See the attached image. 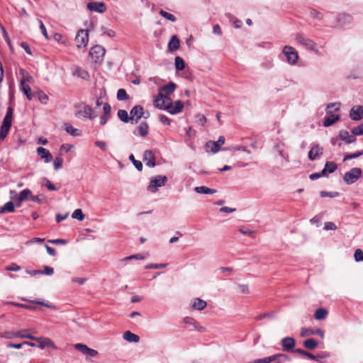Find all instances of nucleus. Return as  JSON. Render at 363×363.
Returning <instances> with one entry per match:
<instances>
[{
  "label": "nucleus",
  "mask_w": 363,
  "mask_h": 363,
  "mask_svg": "<svg viewBox=\"0 0 363 363\" xmlns=\"http://www.w3.org/2000/svg\"><path fill=\"white\" fill-rule=\"evenodd\" d=\"M74 116L82 120L89 119L94 120L96 117L95 111L88 104L81 102L74 106Z\"/></svg>",
  "instance_id": "f257e3e1"
},
{
  "label": "nucleus",
  "mask_w": 363,
  "mask_h": 363,
  "mask_svg": "<svg viewBox=\"0 0 363 363\" xmlns=\"http://www.w3.org/2000/svg\"><path fill=\"white\" fill-rule=\"evenodd\" d=\"M167 182V177L166 176L157 175L152 177L150 181V184L147 187V189L152 192L155 193L159 187L164 186Z\"/></svg>",
  "instance_id": "f03ea898"
},
{
  "label": "nucleus",
  "mask_w": 363,
  "mask_h": 363,
  "mask_svg": "<svg viewBox=\"0 0 363 363\" xmlns=\"http://www.w3.org/2000/svg\"><path fill=\"white\" fill-rule=\"evenodd\" d=\"M362 170L359 167H353L348 172H346L343 177V180L347 184L355 183L362 176Z\"/></svg>",
  "instance_id": "7ed1b4c3"
},
{
  "label": "nucleus",
  "mask_w": 363,
  "mask_h": 363,
  "mask_svg": "<svg viewBox=\"0 0 363 363\" xmlns=\"http://www.w3.org/2000/svg\"><path fill=\"white\" fill-rule=\"evenodd\" d=\"M282 53L285 55L286 62L291 65H295L299 58L298 52L290 45H285L282 49Z\"/></svg>",
  "instance_id": "20e7f679"
},
{
  "label": "nucleus",
  "mask_w": 363,
  "mask_h": 363,
  "mask_svg": "<svg viewBox=\"0 0 363 363\" xmlns=\"http://www.w3.org/2000/svg\"><path fill=\"white\" fill-rule=\"evenodd\" d=\"M89 42V30L82 29L77 32L74 43L78 49L85 48Z\"/></svg>",
  "instance_id": "39448f33"
},
{
  "label": "nucleus",
  "mask_w": 363,
  "mask_h": 363,
  "mask_svg": "<svg viewBox=\"0 0 363 363\" xmlns=\"http://www.w3.org/2000/svg\"><path fill=\"white\" fill-rule=\"evenodd\" d=\"M295 40L298 44L305 47L306 49L311 50L317 54L318 53V50L317 49V45L312 40L305 38L304 36H303L301 34H299V33L296 34Z\"/></svg>",
  "instance_id": "423d86ee"
},
{
  "label": "nucleus",
  "mask_w": 363,
  "mask_h": 363,
  "mask_svg": "<svg viewBox=\"0 0 363 363\" xmlns=\"http://www.w3.org/2000/svg\"><path fill=\"white\" fill-rule=\"evenodd\" d=\"M170 101L169 96H166L164 93L159 92L154 100V105L159 109L167 111Z\"/></svg>",
  "instance_id": "0eeeda50"
},
{
  "label": "nucleus",
  "mask_w": 363,
  "mask_h": 363,
  "mask_svg": "<svg viewBox=\"0 0 363 363\" xmlns=\"http://www.w3.org/2000/svg\"><path fill=\"white\" fill-rule=\"evenodd\" d=\"M224 136H220L217 141L209 140L205 145L207 152L217 153L220 150V147L225 143Z\"/></svg>",
  "instance_id": "6e6552de"
},
{
  "label": "nucleus",
  "mask_w": 363,
  "mask_h": 363,
  "mask_svg": "<svg viewBox=\"0 0 363 363\" xmlns=\"http://www.w3.org/2000/svg\"><path fill=\"white\" fill-rule=\"evenodd\" d=\"M106 50L104 47L101 45H95L92 47L89 51V55L92 60L97 63L103 60Z\"/></svg>",
  "instance_id": "1a4fd4ad"
},
{
  "label": "nucleus",
  "mask_w": 363,
  "mask_h": 363,
  "mask_svg": "<svg viewBox=\"0 0 363 363\" xmlns=\"http://www.w3.org/2000/svg\"><path fill=\"white\" fill-rule=\"evenodd\" d=\"M2 337L13 339L15 337L34 339V336L28 333V330H23L17 332H6L1 335Z\"/></svg>",
  "instance_id": "9d476101"
},
{
  "label": "nucleus",
  "mask_w": 363,
  "mask_h": 363,
  "mask_svg": "<svg viewBox=\"0 0 363 363\" xmlns=\"http://www.w3.org/2000/svg\"><path fill=\"white\" fill-rule=\"evenodd\" d=\"M11 198L12 199H15L18 203V206H21V203L24 201L30 200V197L31 196V191L28 189H23L21 191L18 196H17L16 192L15 191H10Z\"/></svg>",
  "instance_id": "9b49d317"
},
{
  "label": "nucleus",
  "mask_w": 363,
  "mask_h": 363,
  "mask_svg": "<svg viewBox=\"0 0 363 363\" xmlns=\"http://www.w3.org/2000/svg\"><path fill=\"white\" fill-rule=\"evenodd\" d=\"M74 347L82 354L86 355L87 357H94L98 354V352L96 350L89 348L86 345L82 343L76 344Z\"/></svg>",
  "instance_id": "f8f14e48"
},
{
  "label": "nucleus",
  "mask_w": 363,
  "mask_h": 363,
  "mask_svg": "<svg viewBox=\"0 0 363 363\" xmlns=\"http://www.w3.org/2000/svg\"><path fill=\"white\" fill-rule=\"evenodd\" d=\"M74 347L82 354L86 355L87 357H94L98 354V352L96 350L89 348L86 345L82 343L76 344Z\"/></svg>",
  "instance_id": "ddd939ff"
},
{
  "label": "nucleus",
  "mask_w": 363,
  "mask_h": 363,
  "mask_svg": "<svg viewBox=\"0 0 363 363\" xmlns=\"http://www.w3.org/2000/svg\"><path fill=\"white\" fill-rule=\"evenodd\" d=\"M143 108L141 106H135L130 112V123H136L143 115Z\"/></svg>",
  "instance_id": "4468645a"
},
{
  "label": "nucleus",
  "mask_w": 363,
  "mask_h": 363,
  "mask_svg": "<svg viewBox=\"0 0 363 363\" xmlns=\"http://www.w3.org/2000/svg\"><path fill=\"white\" fill-rule=\"evenodd\" d=\"M87 9L91 11L103 13L106 11V6L104 2L91 1L87 4Z\"/></svg>",
  "instance_id": "2eb2a0df"
},
{
  "label": "nucleus",
  "mask_w": 363,
  "mask_h": 363,
  "mask_svg": "<svg viewBox=\"0 0 363 363\" xmlns=\"http://www.w3.org/2000/svg\"><path fill=\"white\" fill-rule=\"evenodd\" d=\"M184 108V105L181 101L177 100L174 102L170 101L167 111L172 115H175L180 113Z\"/></svg>",
  "instance_id": "dca6fc26"
},
{
  "label": "nucleus",
  "mask_w": 363,
  "mask_h": 363,
  "mask_svg": "<svg viewBox=\"0 0 363 363\" xmlns=\"http://www.w3.org/2000/svg\"><path fill=\"white\" fill-rule=\"evenodd\" d=\"M350 117L352 121H359L363 118V106H354L350 111Z\"/></svg>",
  "instance_id": "f3484780"
},
{
  "label": "nucleus",
  "mask_w": 363,
  "mask_h": 363,
  "mask_svg": "<svg viewBox=\"0 0 363 363\" xmlns=\"http://www.w3.org/2000/svg\"><path fill=\"white\" fill-rule=\"evenodd\" d=\"M143 161L147 167H154L156 164L154 152L150 150L145 151L143 154Z\"/></svg>",
  "instance_id": "a211bd4d"
},
{
  "label": "nucleus",
  "mask_w": 363,
  "mask_h": 363,
  "mask_svg": "<svg viewBox=\"0 0 363 363\" xmlns=\"http://www.w3.org/2000/svg\"><path fill=\"white\" fill-rule=\"evenodd\" d=\"M301 337H307L309 335H318L322 338L324 337V331L321 329L317 328V329H309L306 328H302L301 330Z\"/></svg>",
  "instance_id": "6ab92c4d"
},
{
  "label": "nucleus",
  "mask_w": 363,
  "mask_h": 363,
  "mask_svg": "<svg viewBox=\"0 0 363 363\" xmlns=\"http://www.w3.org/2000/svg\"><path fill=\"white\" fill-rule=\"evenodd\" d=\"M72 74L73 77H78L84 80L89 79V74L88 72L79 67H73Z\"/></svg>",
  "instance_id": "aec40b11"
},
{
  "label": "nucleus",
  "mask_w": 363,
  "mask_h": 363,
  "mask_svg": "<svg viewBox=\"0 0 363 363\" xmlns=\"http://www.w3.org/2000/svg\"><path fill=\"white\" fill-rule=\"evenodd\" d=\"M353 18L351 15L342 13L337 17V22L339 26H347L352 23Z\"/></svg>",
  "instance_id": "412c9836"
},
{
  "label": "nucleus",
  "mask_w": 363,
  "mask_h": 363,
  "mask_svg": "<svg viewBox=\"0 0 363 363\" xmlns=\"http://www.w3.org/2000/svg\"><path fill=\"white\" fill-rule=\"evenodd\" d=\"M323 149L318 145H314L308 152V157L311 161H313L319 155H322Z\"/></svg>",
  "instance_id": "4be33fe9"
},
{
  "label": "nucleus",
  "mask_w": 363,
  "mask_h": 363,
  "mask_svg": "<svg viewBox=\"0 0 363 363\" xmlns=\"http://www.w3.org/2000/svg\"><path fill=\"white\" fill-rule=\"evenodd\" d=\"M184 323L189 325V327L191 326L193 328H190V330H196L198 331H203L204 328L193 318L191 317H186L184 318Z\"/></svg>",
  "instance_id": "5701e85b"
},
{
  "label": "nucleus",
  "mask_w": 363,
  "mask_h": 363,
  "mask_svg": "<svg viewBox=\"0 0 363 363\" xmlns=\"http://www.w3.org/2000/svg\"><path fill=\"white\" fill-rule=\"evenodd\" d=\"M36 151L40 158L44 160L45 162L48 163L52 161V155L47 149L43 147H38Z\"/></svg>",
  "instance_id": "b1692460"
},
{
  "label": "nucleus",
  "mask_w": 363,
  "mask_h": 363,
  "mask_svg": "<svg viewBox=\"0 0 363 363\" xmlns=\"http://www.w3.org/2000/svg\"><path fill=\"white\" fill-rule=\"evenodd\" d=\"M328 114L323 121V125L325 127H329L334 124L336 121H339L340 116L338 115L333 114L330 111H327Z\"/></svg>",
  "instance_id": "393cba45"
},
{
  "label": "nucleus",
  "mask_w": 363,
  "mask_h": 363,
  "mask_svg": "<svg viewBox=\"0 0 363 363\" xmlns=\"http://www.w3.org/2000/svg\"><path fill=\"white\" fill-rule=\"evenodd\" d=\"M340 140L345 141L347 144L353 143L356 141L355 135H350L348 131L342 130L339 133Z\"/></svg>",
  "instance_id": "a878e982"
},
{
  "label": "nucleus",
  "mask_w": 363,
  "mask_h": 363,
  "mask_svg": "<svg viewBox=\"0 0 363 363\" xmlns=\"http://www.w3.org/2000/svg\"><path fill=\"white\" fill-rule=\"evenodd\" d=\"M283 350L291 351L295 346V340L291 337H286L281 340Z\"/></svg>",
  "instance_id": "bb28decb"
},
{
  "label": "nucleus",
  "mask_w": 363,
  "mask_h": 363,
  "mask_svg": "<svg viewBox=\"0 0 363 363\" xmlns=\"http://www.w3.org/2000/svg\"><path fill=\"white\" fill-rule=\"evenodd\" d=\"M33 340L39 342L38 347L40 349H44L45 347H55L54 343L49 338L34 337Z\"/></svg>",
  "instance_id": "cd10ccee"
},
{
  "label": "nucleus",
  "mask_w": 363,
  "mask_h": 363,
  "mask_svg": "<svg viewBox=\"0 0 363 363\" xmlns=\"http://www.w3.org/2000/svg\"><path fill=\"white\" fill-rule=\"evenodd\" d=\"M207 303L205 301L199 298H195L191 301V306L195 310L201 311L204 308H206Z\"/></svg>",
  "instance_id": "c85d7f7f"
},
{
  "label": "nucleus",
  "mask_w": 363,
  "mask_h": 363,
  "mask_svg": "<svg viewBox=\"0 0 363 363\" xmlns=\"http://www.w3.org/2000/svg\"><path fill=\"white\" fill-rule=\"evenodd\" d=\"M11 127V123L3 121V123L0 128V140H4L6 138Z\"/></svg>",
  "instance_id": "c756f323"
},
{
  "label": "nucleus",
  "mask_w": 363,
  "mask_h": 363,
  "mask_svg": "<svg viewBox=\"0 0 363 363\" xmlns=\"http://www.w3.org/2000/svg\"><path fill=\"white\" fill-rule=\"evenodd\" d=\"M176 89V84L174 82H169V84L163 86L160 88L159 92L164 93L166 96L172 94Z\"/></svg>",
  "instance_id": "7c9ffc66"
},
{
  "label": "nucleus",
  "mask_w": 363,
  "mask_h": 363,
  "mask_svg": "<svg viewBox=\"0 0 363 363\" xmlns=\"http://www.w3.org/2000/svg\"><path fill=\"white\" fill-rule=\"evenodd\" d=\"M180 45V42L179 38L176 35H173L169 43H168V48L169 50L174 51L179 49Z\"/></svg>",
  "instance_id": "2f4dec72"
},
{
  "label": "nucleus",
  "mask_w": 363,
  "mask_h": 363,
  "mask_svg": "<svg viewBox=\"0 0 363 363\" xmlns=\"http://www.w3.org/2000/svg\"><path fill=\"white\" fill-rule=\"evenodd\" d=\"M284 356L282 354H274L263 359H258L255 360L253 362L251 363H270L272 362L275 361L278 357Z\"/></svg>",
  "instance_id": "473e14b6"
},
{
  "label": "nucleus",
  "mask_w": 363,
  "mask_h": 363,
  "mask_svg": "<svg viewBox=\"0 0 363 363\" xmlns=\"http://www.w3.org/2000/svg\"><path fill=\"white\" fill-rule=\"evenodd\" d=\"M194 190L198 194H213L217 191L214 189H210L205 186H196V187H195Z\"/></svg>",
  "instance_id": "72a5a7b5"
},
{
  "label": "nucleus",
  "mask_w": 363,
  "mask_h": 363,
  "mask_svg": "<svg viewBox=\"0 0 363 363\" xmlns=\"http://www.w3.org/2000/svg\"><path fill=\"white\" fill-rule=\"evenodd\" d=\"M123 338L129 342H138L140 340L139 337L131 333L130 331H126L123 334Z\"/></svg>",
  "instance_id": "f704fd0d"
},
{
  "label": "nucleus",
  "mask_w": 363,
  "mask_h": 363,
  "mask_svg": "<svg viewBox=\"0 0 363 363\" xmlns=\"http://www.w3.org/2000/svg\"><path fill=\"white\" fill-rule=\"evenodd\" d=\"M21 89L29 101L32 100L33 96L31 94V89L28 84H25L23 80L21 82Z\"/></svg>",
  "instance_id": "c9c22d12"
},
{
  "label": "nucleus",
  "mask_w": 363,
  "mask_h": 363,
  "mask_svg": "<svg viewBox=\"0 0 363 363\" xmlns=\"http://www.w3.org/2000/svg\"><path fill=\"white\" fill-rule=\"evenodd\" d=\"M327 315V310L323 308H320L315 311L314 317L316 320H323L326 318Z\"/></svg>",
  "instance_id": "e433bc0d"
},
{
  "label": "nucleus",
  "mask_w": 363,
  "mask_h": 363,
  "mask_svg": "<svg viewBox=\"0 0 363 363\" xmlns=\"http://www.w3.org/2000/svg\"><path fill=\"white\" fill-rule=\"evenodd\" d=\"M23 301H28V302H31L33 303H35V304H38V305H40V306H45L47 308H54L55 307L49 302H45L44 301H41L40 299H35V300H33V301H30L27 298H21Z\"/></svg>",
  "instance_id": "4c0bfd02"
},
{
  "label": "nucleus",
  "mask_w": 363,
  "mask_h": 363,
  "mask_svg": "<svg viewBox=\"0 0 363 363\" xmlns=\"http://www.w3.org/2000/svg\"><path fill=\"white\" fill-rule=\"evenodd\" d=\"M5 211H8L10 213H13L15 211V207L13 201L6 202L3 207H0V213H4Z\"/></svg>",
  "instance_id": "58836bf2"
},
{
  "label": "nucleus",
  "mask_w": 363,
  "mask_h": 363,
  "mask_svg": "<svg viewBox=\"0 0 363 363\" xmlns=\"http://www.w3.org/2000/svg\"><path fill=\"white\" fill-rule=\"evenodd\" d=\"M337 169V165L333 162H326L325 164V167L322 171H325V175L327 172L328 173H333Z\"/></svg>",
  "instance_id": "ea45409f"
},
{
  "label": "nucleus",
  "mask_w": 363,
  "mask_h": 363,
  "mask_svg": "<svg viewBox=\"0 0 363 363\" xmlns=\"http://www.w3.org/2000/svg\"><path fill=\"white\" fill-rule=\"evenodd\" d=\"M303 346L309 350H313L318 346V342L312 338L307 339L303 342Z\"/></svg>",
  "instance_id": "a19ab883"
},
{
  "label": "nucleus",
  "mask_w": 363,
  "mask_h": 363,
  "mask_svg": "<svg viewBox=\"0 0 363 363\" xmlns=\"http://www.w3.org/2000/svg\"><path fill=\"white\" fill-rule=\"evenodd\" d=\"M118 116L120 120L124 123L130 122V117L128 116V113L125 110H119L118 111Z\"/></svg>",
  "instance_id": "79ce46f5"
},
{
  "label": "nucleus",
  "mask_w": 363,
  "mask_h": 363,
  "mask_svg": "<svg viewBox=\"0 0 363 363\" xmlns=\"http://www.w3.org/2000/svg\"><path fill=\"white\" fill-rule=\"evenodd\" d=\"M185 67V62L183 58L179 56L175 57V69L177 71H181L184 69Z\"/></svg>",
  "instance_id": "37998d69"
},
{
  "label": "nucleus",
  "mask_w": 363,
  "mask_h": 363,
  "mask_svg": "<svg viewBox=\"0 0 363 363\" xmlns=\"http://www.w3.org/2000/svg\"><path fill=\"white\" fill-rule=\"evenodd\" d=\"M9 303L12 306L19 307V308H23L30 310V311L38 310V308L36 306H30V305H26V304L20 303H17V302H9Z\"/></svg>",
  "instance_id": "c03bdc74"
},
{
  "label": "nucleus",
  "mask_w": 363,
  "mask_h": 363,
  "mask_svg": "<svg viewBox=\"0 0 363 363\" xmlns=\"http://www.w3.org/2000/svg\"><path fill=\"white\" fill-rule=\"evenodd\" d=\"M72 217L74 219H76L77 220L82 221L84 219L85 216L83 213L82 209L78 208L76 209L72 214Z\"/></svg>",
  "instance_id": "a18cd8bd"
},
{
  "label": "nucleus",
  "mask_w": 363,
  "mask_h": 363,
  "mask_svg": "<svg viewBox=\"0 0 363 363\" xmlns=\"http://www.w3.org/2000/svg\"><path fill=\"white\" fill-rule=\"evenodd\" d=\"M138 130L140 135L143 137L147 135L148 133V125L147 123H141L140 125L138 127Z\"/></svg>",
  "instance_id": "49530a36"
},
{
  "label": "nucleus",
  "mask_w": 363,
  "mask_h": 363,
  "mask_svg": "<svg viewBox=\"0 0 363 363\" xmlns=\"http://www.w3.org/2000/svg\"><path fill=\"white\" fill-rule=\"evenodd\" d=\"M160 14L164 18L172 21V22H174L176 21V17L172 14V13H169L164 10H160Z\"/></svg>",
  "instance_id": "de8ad7c7"
},
{
  "label": "nucleus",
  "mask_w": 363,
  "mask_h": 363,
  "mask_svg": "<svg viewBox=\"0 0 363 363\" xmlns=\"http://www.w3.org/2000/svg\"><path fill=\"white\" fill-rule=\"evenodd\" d=\"M362 155H363V151H358L354 153L347 154L344 156L343 161L357 158Z\"/></svg>",
  "instance_id": "09e8293b"
},
{
  "label": "nucleus",
  "mask_w": 363,
  "mask_h": 363,
  "mask_svg": "<svg viewBox=\"0 0 363 363\" xmlns=\"http://www.w3.org/2000/svg\"><path fill=\"white\" fill-rule=\"evenodd\" d=\"M144 258H145V257L143 256L142 255L136 254V255H133L124 257V258L121 259L120 260V262H125L127 261L132 260V259H143Z\"/></svg>",
  "instance_id": "8fccbe9b"
},
{
  "label": "nucleus",
  "mask_w": 363,
  "mask_h": 363,
  "mask_svg": "<svg viewBox=\"0 0 363 363\" xmlns=\"http://www.w3.org/2000/svg\"><path fill=\"white\" fill-rule=\"evenodd\" d=\"M106 96V91L104 89H101L99 91V95L97 97L96 101V106H100L102 104L104 105V102L102 99Z\"/></svg>",
  "instance_id": "3c124183"
},
{
  "label": "nucleus",
  "mask_w": 363,
  "mask_h": 363,
  "mask_svg": "<svg viewBox=\"0 0 363 363\" xmlns=\"http://www.w3.org/2000/svg\"><path fill=\"white\" fill-rule=\"evenodd\" d=\"M37 96L38 100L44 104H46L48 101V96L47 94H45L43 91H40L37 92Z\"/></svg>",
  "instance_id": "603ef678"
},
{
  "label": "nucleus",
  "mask_w": 363,
  "mask_h": 363,
  "mask_svg": "<svg viewBox=\"0 0 363 363\" xmlns=\"http://www.w3.org/2000/svg\"><path fill=\"white\" fill-rule=\"evenodd\" d=\"M129 160H131L135 166V167L138 170L141 171L143 169V164L140 161L136 160L133 156V155H130L129 156Z\"/></svg>",
  "instance_id": "864d4df0"
},
{
  "label": "nucleus",
  "mask_w": 363,
  "mask_h": 363,
  "mask_svg": "<svg viewBox=\"0 0 363 363\" xmlns=\"http://www.w3.org/2000/svg\"><path fill=\"white\" fill-rule=\"evenodd\" d=\"M95 145L104 152H106L108 150V145L105 141L96 140L94 143Z\"/></svg>",
  "instance_id": "5fc2aeb1"
},
{
  "label": "nucleus",
  "mask_w": 363,
  "mask_h": 363,
  "mask_svg": "<svg viewBox=\"0 0 363 363\" xmlns=\"http://www.w3.org/2000/svg\"><path fill=\"white\" fill-rule=\"evenodd\" d=\"M352 134H353L354 135H363V123L353 128L352 129Z\"/></svg>",
  "instance_id": "6e6d98bb"
},
{
  "label": "nucleus",
  "mask_w": 363,
  "mask_h": 363,
  "mask_svg": "<svg viewBox=\"0 0 363 363\" xmlns=\"http://www.w3.org/2000/svg\"><path fill=\"white\" fill-rule=\"evenodd\" d=\"M117 99L119 101H123L128 99V94L125 89H120L117 92Z\"/></svg>",
  "instance_id": "4d7b16f0"
},
{
  "label": "nucleus",
  "mask_w": 363,
  "mask_h": 363,
  "mask_svg": "<svg viewBox=\"0 0 363 363\" xmlns=\"http://www.w3.org/2000/svg\"><path fill=\"white\" fill-rule=\"evenodd\" d=\"M13 109L11 107H9L7 109L6 116H4L3 121L11 123Z\"/></svg>",
  "instance_id": "13d9d810"
},
{
  "label": "nucleus",
  "mask_w": 363,
  "mask_h": 363,
  "mask_svg": "<svg viewBox=\"0 0 363 363\" xmlns=\"http://www.w3.org/2000/svg\"><path fill=\"white\" fill-rule=\"evenodd\" d=\"M320 195L321 197H330L335 198L339 196V193L336 191L328 192V191H320Z\"/></svg>",
  "instance_id": "bf43d9fd"
},
{
  "label": "nucleus",
  "mask_w": 363,
  "mask_h": 363,
  "mask_svg": "<svg viewBox=\"0 0 363 363\" xmlns=\"http://www.w3.org/2000/svg\"><path fill=\"white\" fill-rule=\"evenodd\" d=\"M310 15L312 18L320 20L323 18V13L315 9H311L310 11Z\"/></svg>",
  "instance_id": "052dcab7"
},
{
  "label": "nucleus",
  "mask_w": 363,
  "mask_h": 363,
  "mask_svg": "<svg viewBox=\"0 0 363 363\" xmlns=\"http://www.w3.org/2000/svg\"><path fill=\"white\" fill-rule=\"evenodd\" d=\"M354 257L356 262L363 261V252L361 249H357L354 254Z\"/></svg>",
  "instance_id": "680f3d73"
},
{
  "label": "nucleus",
  "mask_w": 363,
  "mask_h": 363,
  "mask_svg": "<svg viewBox=\"0 0 363 363\" xmlns=\"http://www.w3.org/2000/svg\"><path fill=\"white\" fill-rule=\"evenodd\" d=\"M238 291L241 294H247L250 292L249 286L246 284H238Z\"/></svg>",
  "instance_id": "e2e57ef3"
},
{
  "label": "nucleus",
  "mask_w": 363,
  "mask_h": 363,
  "mask_svg": "<svg viewBox=\"0 0 363 363\" xmlns=\"http://www.w3.org/2000/svg\"><path fill=\"white\" fill-rule=\"evenodd\" d=\"M323 229L325 230H335L337 229V225L333 222H326Z\"/></svg>",
  "instance_id": "0e129e2a"
},
{
  "label": "nucleus",
  "mask_w": 363,
  "mask_h": 363,
  "mask_svg": "<svg viewBox=\"0 0 363 363\" xmlns=\"http://www.w3.org/2000/svg\"><path fill=\"white\" fill-rule=\"evenodd\" d=\"M48 242L55 245H66L67 243V240L65 239H52L48 240Z\"/></svg>",
  "instance_id": "69168bd1"
},
{
  "label": "nucleus",
  "mask_w": 363,
  "mask_h": 363,
  "mask_svg": "<svg viewBox=\"0 0 363 363\" xmlns=\"http://www.w3.org/2000/svg\"><path fill=\"white\" fill-rule=\"evenodd\" d=\"M69 135L72 136H79L82 135V131L79 129L73 128L69 125Z\"/></svg>",
  "instance_id": "338daca9"
},
{
  "label": "nucleus",
  "mask_w": 363,
  "mask_h": 363,
  "mask_svg": "<svg viewBox=\"0 0 363 363\" xmlns=\"http://www.w3.org/2000/svg\"><path fill=\"white\" fill-rule=\"evenodd\" d=\"M53 164H54L55 169L57 170L59 168H60L62 167V158L60 157H55V159L54 160Z\"/></svg>",
  "instance_id": "774afa93"
}]
</instances>
